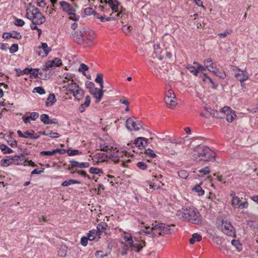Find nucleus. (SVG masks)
Here are the masks:
<instances>
[{
  "label": "nucleus",
  "instance_id": "nucleus-23",
  "mask_svg": "<svg viewBox=\"0 0 258 258\" xmlns=\"http://www.w3.org/2000/svg\"><path fill=\"white\" fill-rule=\"evenodd\" d=\"M108 227V225L105 222H100L97 226V231L98 233V237L100 238V235L102 233L104 232Z\"/></svg>",
  "mask_w": 258,
  "mask_h": 258
},
{
  "label": "nucleus",
  "instance_id": "nucleus-3",
  "mask_svg": "<svg viewBox=\"0 0 258 258\" xmlns=\"http://www.w3.org/2000/svg\"><path fill=\"white\" fill-rule=\"evenodd\" d=\"M26 17L35 25H41L45 21V18L39 9L33 6L26 10Z\"/></svg>",
  "mask_w": 258,
  "mask_h": 258
},
{
  "label": "nucleus",
  "instance_id": "nucleus-1",
  "mask_svg": "<svg viewBox=\"0 0 258 258\" xmlns=\"http://www.w3.org/2000/svg\"><path fill=\"white\" fill-rule=\"evenodd\" d=\"M216 153L209 147L199 145L195 148L192 153V158L197 161H212L215 160Z\"/></svg>",
  "mask_w": 258,
  "mask_h": 258
},
{
  "label": "nucleus",
  "instance_id": "nucleus-57",
  "mask_svg": "<svg viewBox=\"0 0 258 258\" xmlns=\"http://www.w3.org/2000/svg\"><path fill=\"white\" fill-rule=\"evenodd\" d=\"M132 29V27L131 26L124 25L122 27V30L126 35H128Z\"/></svg>",
  "mask_w": 258,
  "mask_h": 258
},
{
  "label": "nucleus",
  "instance_id": "nucleus-55",
  "mask_svg": "<svg viewBox=\"0 0 258 258\" xmlns=\"http://www.w3.org/2000/svg\"><path fill=\"white\" fill-rule=\"evenodd\" d=\"M194 64L196 65L197 70H198V73L199 72H203L206 70L205 66L204 67L203 66L200 64L198 62L194 61Z\"/></svg>",
  "mask_w": 258,
  "mask_h": 258
},
{
  "label": "nucleus",
  "instance_id": "nucleus-47",
  "mask_svg": "<svg viewBox=\"0 0 258 258\" xmlns=\"http://www.w3.org/2000/svg\"><path fill=\"white\" fill-rule=\"evenodd\" d=\"M89 172L93 174H99L102 173L101 169L96 167H91Z\"/></svg>",
  "mask_w": 258,
  "mask_h": 258
},
{
  "label": "nucleus",
  "instance_id": "nucleus-62",
  "mask_svg": "<svg viewBox=\"0 0 258 258\" xmlns=\"http://www.w3.org/2000/svg\"><path fill=\"white\" fill-rule=\"evenodd\" d=\"M199 172L204 174H208L210 172V170L208 166H206L199 170Z\"/></svg>",
  "mask_w": 258,
  "mask_h": 258
},
{
  "label": "nucleus",
  "instance_id": "nucleus-52",
  "mask_svg": "<svg viewBox=\"0 0 258 258\" xmlns=\"http://www.w3.org/2000/svg\"><path fill=\"white\" fill-rule=\"evenodd\" d=\"M34 92H36L40 95H42L45 93V90L41 87H35L33 90Z\"/></svg>",
  "mask_w": 258,
  "mask_h": 258
},
{
  "label": "nucleus",
  "instance_id": "nucleus-33",
  "mask_svg": "<svg viewBox=\"0 0 258 258\" xmlns=\"http://www.w3.org/2000/svg\"><path fill=\"white\" fill-rule=\"evenodd\" d=\"M186 68L195 76H197L198 75V70H197V67L193 66L191 64H188L186 65Z\"/></svg>",
  "mask_w": 258,
  "mask_h": 258
},
{
  "label": "nucleus",
  "instance_id": "nucleus-24",
  "mask_svg": "<svg viewBox=\"0 0 258 258\" xmlns=\"http://www.w3.org/2000/svg\"><path fill=\"white\" fill-rule=\"evenodd\" d=\"M84 95V91L80 87L73 93V96L78 100L82 99Z\"/></svg>",
  "mask_w": 258,
  "mask_h": 258
},
{
  "label": "nucleus",
  "instance_id": "nucleus-28",
  "mask_svg": "<svg viewBox=\"0 0 258 258\" xmlns=\"http://www.w3.org/2000/svg\"><path fill=\"white\" fill-rule=\"evenodd\" d=\"M204 63L205 67L207 68L209 71L211 72L214 71V68L213 66V61L211 59L208 58L205 60Z\"/></svg>",
  "mask_w": 258,
  "mask_h": 258
},
{
  "label": "nucleus",
  "instance_id": "nucleus-58",
  "mask_svg": "<svg viewBox=\"0 0 258 258\" xmlns=\"http://www.w3.org/2000/svg\"><path fill=\"white\" fill-rule=\"evenodd\" d=\"M84 13L86 15H93L94 13H95V11L93 9V8L88 7L85 9Z\"/></svg>",
  "mask_w": 258,
  "mask_h": 258
},
{
  "label": "nucleus",
  "instance_id": "nucleus-43",
  "mask_svg": "<svg viewBox=\"0 0 258 258\" xmlns=\"http://www.w3.org/2000/svg\"><path fill=\"white\" fill-rule=\"evenodd\" d=\"M178 176L183 179H186L188 176V173L184 170H180L178 172Z\"/></svg>",
  "mask_w": 258,
  "mask_h": 258
},
{
  "label": "nucleus",
  "instance_id": "nucleus-53",
  "mask_svg": "<svg viewBox=\"0 0 258 258\" xmlns=\"http://www.w3.org/2000/svg\"><path fill=\"white\" fill-rule=\"evenodd\" d=\"M67 253V248L64 246L61 247L58 251V255L61 257H64Z\"/></svg>",
  "mask_w": 258,
  "mask_h": 258
},
{
  "label": "nucleus",
  "instance_id": "nucleus-49",
  "mask_svg": "<svg viewBox=\"0 0 258 258\" xmlns=\"http://www.w3.org/2000/svg\"><path fill=\"white\" fill-rule=\"evenodd\" d=\"M14 24L17 26L21 27L24 25L25 22L22 19L15 18Z\"/></svg>",
  "mask_w": 258,
  "mask_h": 258
},
{
  "label": "nucleus",
  "instance_id": "nucleus-29",
  "mask_svg": "<svg viewBox=\"0 0 258 258\" xmlns=\"http://www.w3.org/2000/svg\"><path fill=\"white\" fill-rule=\"evenodd\" d=\"M201 239V235L197 233H195L192 234V237L189 239V243L190 244H194L196 241H200Z\"/></svg>",
  "mask_w": 258,
  "mask_h": 258
},
{
  "label": "nucleus",
  "instance_id": "nucleus-22",
  "mask_svg": "<svg viewBox=\"0 0 258 258\" xmlns=\"http://www.w3.org/2000/svg\"><path fill=\"white\" fill-rule=\"evenodd\" d=\"M172 232V230L170 228V226L169 225L165 223H162V229L161 232H159L157 233V236H160L163 234H170Z\"/></svg>",
  "mask_w": 258,
  "mask_h": 258
},
{
  "label": "nucleus",
  "instance_id": "nucleus-39",
  "mask_svg": "<svg viewBox=\"0 0 258 258\" xmlns=\"http://www.w3.org/2000/svg\"><path fill=\"white\" fill-rule=\"evenodd\" d=\"M145 154L146 155V157H148L150 158H154L156 157V154L153 152L152 150L151 149H147L145 150Z\"/></svg>",
  "mask_w": 258,
  "mask_h": 258
},
{
  "label": "nucleus",
  "instance_id": "nucleus-45",
  "mask_svg": "<svg viewBox=\"0 0 258 258\" xmlns=\"http://www.w3.org/2000/svg\"><path fill=\"white\" fill-rule=\"evenodd\" d=\"M67 153L68 154L69 156H75L81 153L79 150L77 149H68L67 151Z\"/></svg>",
  "mask_w": 258,
  "mask_h": 258
},
{
  "label": "nucleus",
  "instance_id": "nucleus-36",
  "mask_svg": "<svg viewBox=\"0 0 258 258\" xmlns=\"http://www.w3.org/2000/svg\"><path fill=\"white\" fill-rule=\"evenodd\" d=\"M214 73L216 76L218 77L219 78L221 79H224L226 77V74L224 71H220L218 70H214V71L212 72Z\"/></svg>",
  "mask_w": 258,
  "mask_h": 258
},
{
  "label": "nucleus",
  "instance_id": "nucleus-32",
  "mask_svg": "<svg viewBox=\"0 0 258 258\" xmlns=\"http://www.w3.org/2000/svg\"><path fill=\"white\" fill-rule=\"evenodd\" d=\"M95 81L99 84L100 88H104L103 75L101 74H97Z\"/></svg>",
  "mask_w": 258,
  "mask_h": 258
},
{
  "label": "nucleus",
  "instance_id": "nucleus-5",
  "mask_svg": "<svg viewBox=\"0 0 258 258\" xmlns=\"http://www.w3.org/2000/svg\"><path fill=\"white\" fill-rule=\"evenodd\" d=\"M218 228L224 234L229 236H234L235 235V229L232 225L230 222L227 220H222L221 225H218Z\"/></svg>",
  "mask_w": 258,
  "mask_h": 258
},
{
  "label": "nucleus",
  "instance_id": "nucleus-10",
  "mask_svg": "<svg viewBox=\"0 0 258 258\" xmlns=\"http://www.w3.org/2000/svg\"><path fill=\"white\" fill-rule=\"evenodd\" d=\"M61 65V60L58 58H55L52 60H48L43 66L42 70L44 71L49 70L54 67H59Z\"/></svg>",
  "mask_w": 258,
  "mask_h": 258
},
{
  "label": "nucleus",
  "instance_id": "nucleus-31",
  "mask_svg": "<svg viewBox=\"0 0 258 258\" xmlns=\"http://www.w3.org/2000/svg\"><path fill=\"white\" fill-rule=\"evenodd\" d=\"M15 71L17 72V76L19 77L24 74H28L31 72V69H30L29 68H26L23 71H21L19 69H15Z\"/></svg>",
  "mask_w": 258,
  "mask_h": 258
},
{
  "label": "nucleus",
  "instance_id": "nucleus-2",
  "mask_svg": "<svg viewBox=\"0 0 258 258\" xmlns=\"http://www.w3.org/2000/svg\"><path fill=\"white\" fill-rule=\"evenodd\" d=\"M176 215L179 219L190 222L195 224H199L202 222V216L197 209L186 208L182 209V211L177 212Z\"/></svg>",
  "mask_w": 258,
  "mask_h": 258
},
{
  "label": "nucleus",
  "instance_id": "nucleus-48",
  "mask_svg": "<svg viewBox=\"0 0 258 258\" xmlns=\"http://www.w3.org/2000/svg\"><path fill=\"white\" fill-rule=\"evenodd\" d=\"M162 223H160L159 224H157V225H155L153 226L151 228L153 232H156L157 234L159 232H161V229H162Z\"/></svg>",
  "mask_w": 258,
  "mask_h": 258
},
{
  "label": "nucleus",
  "instance_id": "nucleus-40",
  "mask_svg": "<svg viewBox=\"0 0 258 258\" xmlns=\"http://www.w3.org/2000/svg\"><path fill=\"white\" fill-rule=\"evenodd\" d=\"M122 246L120 250V252L121 255H125L127 254L128 250H130V246L121 243Z\"/></svg>",
  "mask_w": 258,
  "mask_h": 258
},
{
  "label": "nucleus",
  "instance_id": "nucleus-35",
  "mask_svg": "<svg viewBox=\"0 0 258 258\" xmlns=\"http://www.w3.org/2000/svg\"><path fill=\"white\" fill-rule=\"evenodd\" d=\"M231 244L234 246L238 251H240L242 249V244L238 240H232L231 241Z\"/></svg>",
  "mask_w": 258,
  "mask_h": 258
},
{
  "label": "nucleus",
  "instance_id": "nucleus-61",
  "mask_svg": "<svg viewBox=\"0 0 258 258\" xmlns=\"http://www.w3.org/2000/svg\"><path fill=\"white\" fill-rule=\"evenodd\" d=\"M59 134L57 133H54L52 131H48V136L51 138H57L59 137Z\"/></svg>",
  "mask_w": 258,
  "mask_h": 258
},
{
  "label": "nucleus",
  "instance_id": "nucleus-18",
  "mask_svg": "<svg viewBox=\"0 0 258 258\" xmlns=\"http://www.w3.org/2000/svg\"><path fill=\"white\" fill-rule=\"evenodd\" d=\"M3 38L5 39H8L10 38H13L18 40L21 39L22 35L20 33L17 31H14L13 33L9 32H5L3 34Z\"/></svg>",
  "mask_w": 258,
  "mask_h": 258
},
{
  "label": "nucleus",
  "instance_id": "nucleus-16",
  "mask_svg": "<svg viewBox=\"0 0 258 258\" xmlns=\"http://www.w3.org/2000/svg\"><path fill=\"white\" fill-rule=\"evenodd\" d=\"M60 5L62 10L69 15H72L75 12L71 5L66 1H61L60 3Z\"/></svg>",
  "mask_w": 258,
  "mask_h": 258
},
{
  "label": "nucleus",
  "instance_id": "nucleus-17",
  "mask_svg": "<svg viewBox=\"0 0 258 258\" xmlns=\"http://www.w3.org/2000/svg\"><path fill=\"white\" fill-rule=\"evenodd\" d=\"M82 29L80 31H76L73 33L71 35V38L76 43L81 45L83 42L82 39Z\"/></svg>",
  "mask_w": 258,
  "mask_h": 258
},
{
  "label": "nucleus",
  "instance_id": "nucleus-54",
  "mask_svg": "<svg viewBox=\"0 0 258 258\" xmlns=\"http://www.w3.org/2000/svg\"><path fill=\"white\" fill-rule=\"evenodd\" d=\"M89 67L85 63H81L78 71L79 72H83V74L85 75V71L88 70Z\"/></svg>",
  "mask_w": 258,
  "mask_h": 258
},
{
  "label": "nucleus",
  "instance_id": "nucleus-11",
  "mask_svg": "<svg viewBox=\"0 0 258 258\" xmlns=\"http://www.w3.org/2000/svg\"><path fill=\"white\" fill-rule=\"evenodd\" d=\"M222 110V112L224 113L226 115V120L228 122H231L236 117L235 112L228 106L224 107Z\"/></svg>",
  "mask_w": 258,
  "mask_h": 258
},
{
  "label": "nucleus",
  "instance_id": "nucleus-50",
  "mask_svg": "<svg viewBox=\"0 0 258 258\" xmlns=\"http://www.w3.org/2000/svg\"><path fill=\"white\" fill-rule=\"evenodd\" d=\"M12 163V159H4L1 161V165L4 167H7Z\"/></svg>",
  "mask_w": 258,
  "mask_h": 258
},
{
  "label": "nucleus",
  "instance_id": "nucleus-4",
  "mask_svg": "<svg viewBox=\"0 0 258 258\" xmlns=\"http://www.w3.org/2000/svg\"><path fill=\"white\" fill-rule=\"evenodd\" d=\"M96 37L94 31L91 30L82 29V39L83 42L81 45L85 47L90 46L93 44V40Z\"/></svg>",
  "mask_w": 258,
  "mask_h": 258
},
{
  "label": "nucleus",
  "instance_id": "nucleus-41",
  "mask_svg": "<svg viewBox=\"0 0 258 258\" xmlns=\"http://www.w3.org/2000/svg\"><path fill=\"white\" fill-rule=\"evenodd\" d=\"M30 69H31V71L29 74H30L31 76H33L34 78H37L38 77V74H40L41 75L42 74V73L39 72V69L38 68H36V69L30 68Z\"/></svg>",
  "mask_w": 258,
  "mask_h": 258
},
{
  "label": "nucleus",
  "instance_id": "nucleus-44",
  "mask_svg": "<svg viewBox=\"0 0 258 258\" xmlns=\"http://www.w3.org/2000/svg\"><path fill=\"white\" fill-rule=\"evenodd\" d=\"M40 120L44 124H48L49 117L48 114H42L40 115Z\"/></svg>",
  "mask_w": 258,
  "mask_h": 258
},
{
  "label": "nucleus",
  "instance_id": "nucleus-38",
  "mask_svg": "<svg viewBox=\"0 0 258 258\" xmlns=\"http://www.w3.org/2000/svg\"><path fill=\"white\" fill-rule=\"evenodd\" d=\"M140 233L141 234L144 233L145 235H149V236L151 237H154L155 236H157L158 235L157 234L156 232H153L151 229L150 230H142L141 231Z\"/></svg>",
  "mask_w": 258,
  "mask_h": 258
},
{
  "label": "nucleus",
  "instance_id": "nucleus-19",
  "mask_svg": "<svg viewBox=\"0 0 258 258\" xmlns=\"http://www.w3.org/2000/svg\"><path fill=\"white\" fill-rule=\"evenodd\" d=\"M25 155L21 154L20 155H16L12 157V160L16 165H22L25 163Z\"/></svg>",
  "mask_w": 258,
  "mask_h": 258
},
{
  "label": "nucleus",
  "instance_id": "nucleus-42",
  "mask_svg": "<svg viewBox=\"0 0 258 258\" xmlns=\"http://www.w3.org/2000/svg\"><path fill=\"white\" fill-rule=\"evenodd\" d=\"M168 141L173 144L172 147H174V146H176L177 144H182V143L183 142V139H180L179 140V141L178 142L176 139L171 138V139H168ZM170 146L171 147V145H170Z\"/></svg>",
  "mask_w": 258,
  "mask_h": 258
},
{
  "label": "nucleus",
  "instance_id": "nucleus-15",
  "mask_svg": "<svg viewBox=\"0 0 258 258\" xmlns=\"http://www.w3.org/2000/svg\"><path fill=\"white\" fill-rule=\"evenodd\" d=\"M232 204L235 208L238 207L241 209L246 208L248 206V203L246 202H242L237 197L233 198Z\"/></svg>",
  "mask_w": 258,
  "mask_h": 258
},
{
  "label": "nucleus",
  "instance_id": "nucleus-59",
  "mask_svg": "<svg viewBox=\"0 0 258 258\" xmlns=\"http://www.w3.org/2000/svg\"><path fill=\"white\" fill-rule=\"evenodd\" d=\"M100 150L102 151H107L110 150V146L106 144H101L99 146Z\"/></svg>",
  "mask_w": 258,
  "mask_h": 258
},
{
  "label": "nucleus",
  "instance_id": "nucleus-12",
  "mask_svg": "<svg viewBox=\"0 0 258 258\" xmlns=\"http://www.w3.org/2000/svg\"><path fill=\"white\" fill-rule=\"evenodd\" d=\"M70 164L71 165V167H69V170H70L72 173H74V168H88L90 166V163L89 162H81L80 163L78 161L75 160L70 161Z\"/></svg>",
  "mask_w": 258,
  "mask_h": 258
},
{
  "label": "nucleus",
  "instance_id": "nucleus-51",
  "mask_svg": "<svg viewBox=\"0 0 258 258\" xmlns=\"http://www.w3.org/2000/svg\"><path fill=\"white\" fill-rule=\"evenodd\" d=\"M192 191L199 194H204L205 191L202 189L200 185H197L192 188Z\"/></svg>",
  "mask_w": 258,
  "mask_h": 258
},
{
  "label": "nucleus",
  "instance_id": "nucleus-20",
  "mask_svg": "<svg viewBox=\"0 0 258 258\" xmlns=\"http://www.w3.org/2000/svg\"><path fill=\"white\" fill-rule=\"evenodd\" d=\"M164 101L167 105L168 107L170 109H173L177 105L176 97L174 98H169L168 96H165Z\"/></svg>",
  "mask_w": 258,
  "mask_h": 258
},
{
  "label": "nucleus",
  "instance_id": "nucleus-14",
  "mask_svg": "<svg viewBox=\"0 0 258 258\" xmlns=\"http://www.w3.org/2000/svg\"><path fill=\"white\" fill-rule=\"evenodd\" d=\"M238 70L239 72L235 74V77L238 81L243 83L248 79V73L246 71H242L240 69Z\"/></svg>",
  "mask_w": 258,
  "mask_h": 258
},
{
  "label": "nucleus",
  "instance_id": "nucleus-21",
  "mask_svg": "<svg viewBox=\"0 0 258 258\" xmlns=\"http://www.w3.org/2000/svg\"><path fill=\"white\" fill-rule=\"evenodd\" d=\"M93 159L97 162H105L107 160V155L105 153H98L94 155Z\"/></svg>",
  "mask_w": 258,
  "mask_h": 258
},
{
  "label": "nucleus",
  "instance_id": "nucleus-27",
  "mask_svg": "<svg viewBox=\"0 0 258 258\" xmlns=\"http://www.w3.org/2000/svg\"><path fill=\"white\" fill-rule=\"evenodd\" d=\"M79 88V86L78 84L75 83H71L68 84L66 87V89L68 91L73 93Z\"/></svg>",
  "mask_w": 258,
  "mask_h": 258
},
{
  "label": "nucleus",
  "instance_id": "nucleus-30",
  "mask_svg": "<svg viewBox=\"0 0 258 258\" xmlns=\"http://www.w3.org/2000/svg\"><path fill=\"white\" fill-rule=\"evenodd\" d=\"M97 235L98 236V233L97 230L92 229L89 231L87 237L89 238V240L92 241L95 239Z\"/></svg>",
  "mask_w": 258,
  "mask_h": 258
},
{
  "label": "nucleus",
  "instance_id": "nucleus-13",
  "mask_svg": "<svg viewBox=\"0 0 258 258\" xmlns=\"http://www.w3.org/2000/svg\"><path fill=\"white\" fill-rule=\"evenodd\" d=\"M134 144L139 149H142L148 145V140L144 137H138L134 142Z\"/></svg>",
  "mask_w": 258,
  "mask_h": 258
},
{
  "label": "nucleus",
  "instance_id": "nucleus-37",
  "mask_svg": "<svg viewBox=\"0 0 258 258\" xmlns=\"http://www.w3.org/2000/svg\"><path fill=\"white\" fill-rule=\"evenodd\" d=\"M76 183L79 184V183H80V182L79 181L74 180V179H69L68 180H66V181H63L61 183V185L63 186H67L71 184H76Z\"/></svg>",
  "mask_w": 258,
  "mask_h": 258
},
{
  "label": "nucleus",
  "instance_id": "nucleus-25",
  "mask_svg": "<svg viewBox=\"0 0 258 258\" xmlns=\"http://www.w3.org/2000/svg\"><path fill=\"white\" fill-rule=\"evenodd\" d=\"M55 102H56V99L54 94H50L45 102V104L47 106H50L52 105Z\"/></svg>",
  "mask_w": 258,
  "mask_h": 258
},
{
  "label": "nucleus",
  "instance_id": "nucleus-7",
  "mask_svg": "<svg viewBox=\"0 0 258 258\" xmlns=\"http://www.w3.org/2000/svg\"><path fill=\"white\" fill-rule=\"evenodd\" d=\"M126 152H123V151H117L116 152H114V153H113V157L111 159V160L114 161L115 163H117L119 162H121V165L122 166L125 167V161L127 162H130L131 160L130 159H127L125 160L124 159V156H126Z\"/></svg>",
  "mask_w": 258,
  "mask_h": 258
},
{
  "label": "nucleus",
  "instance_id": "nucleus-26",
  "mask_svg": "<svg viewBox=\"0 0 258 258\" xmlns=\"http://www.w3.org/2000/svg\"><path fill=\"white\" fill-rule=\"evenodd\" d=\"M91 92L92 93L91 94L93 95V97L96 99L95 103H98L102 98L104 91L98 92L96 93L92 92V91Z\"/></svg>",
  "mask_w": 258,
  "mask_h": 258
},
{
  "label": "nucleus",
  "instance_id": "nucleus-64",
  "mask_svg": "<svg viewBox=\"0 0 258 258\" xmlns=\"http://www.w3.org/2000/svg\"><path fill=\"white\" fill-rule=\"evenodd\" d=\"M85 86L87 88L89 89V91L92 90V89L95 87V84L94 83L92 82L87 81L85 84Z\"/></svg>",
  "mask_w": 258,
  "mask_h": 258
},
{
  "label": "nucleus",
  "instance_id": "nucleus-63",
  "mask_svg": "<svg viewBox=\"0 0 258 258\" xmlns=\"http://www.w3.org/2000/svg\"><path fill=\"white\" fill-rule=\"evenodd\" d=\"M39 117V113L36 112H31L30 114V115L29 116V117L30 118L31 120H35L37 118Z\"/></svg>",
  "mask_w": 258,
  "mask_h": 258
},
{
  "label": "nucleus",
  "instance_id": "nucleus-9",
  "mask_svg": "<svg viewBox=\"0 0 258 258\" xmlns=\"http://www.w3.org/2000/svg\"><path fill=\"white\" fill-rule=\"evenodd\" d=\"M145 241L142 240L140 241L138 240L135 239V240H132L128 244L130 245L131 250L139 252L145 246Z\"/></svg>",
  "mask_w": 258,
  "mask_h": 258
},
{
  "label": "nucleus",
  "instance_id": "nucleus-56",
  "mask_svg": "<svg viewBox=\"0 0 258 258\" xmlns=\"http://www.w3.org/2000/svg\"><path fill=\"white\" fill-rule=\"evenodd\" d=\"M19 46L17 44H13L9 49L10 52L13 53L18 50Z\"/></svg>",
  "mask_w": 258,
  "mask_h": 258
},
{
  "label": "nucleus",
  "instance_id": "nucleus-34",
  "mask_svg": "<svg viewBox=\"0 0 258 258\" xmlns=\"http://www.w3.org/2000/svg\"><path fill=\"white\" fill-rule=\"evenodd\" d=\"M0 149L4 154H10L13 152L12 149L5 144L1 145Z\"/></svg>",
  "mask_w": 258,
  "mask_h": 258
},
{
  "label": "nucleus",
  "instance_id": "nucleus-60",
  "mask_svg": "<svg viewBox=\"0 0 258 258\" xmlns=\"http://www.w3.org/2000/svg\"><path fill=\"white\" fill-rule=\"evenodd\" d=\"M55 151L54 150H53L52 151H42L40 152V154L41 155H46V156H52L54 155Z\"/></svg>",
  "mask_w": 258,
  "mask_h": 258
},
{
  "label": "nucleus",
  "instance_id": "nucleus-6",
  "mask_svg": "<svg viewBox=\"0 0 258 258\" xmlns=\"http://www.w3.org/2000/svg\"><path fill=\"white\" fill-rule=\"evenodd\" d=\"M51 51V48L48 47L46 43L41 42V45L37 47L35 52L38 56L43 57L47 56Z\"/></svg>",
  "mask_w": 258,
  "mask_h": 258
},
{
  "label": "nucleus",
  "instance_id": "nucleus-46",
  "mask_svg": "<svg viewBox=\"0 0 258 258\" xmlns=\"http://www.w3.org/2000/svg\"><path fill=\"white\" fill-rule=\"evenodd\" d=\"M136 165L138 168L142 170L147 169L148 167V165L146 163L143 161L138 162Z\"/></svg>",
  "mask_w": 258,
  "mask_h": 258
},
{
  "label": "nucleus",
  "instance_id": "nucleus-8",
  "mask_svg": "<svg viewBox=\"0 0 258 258\" xmlns=\"http://www.w3.org/2000/svg\"><path fill=\"white\" fill-rule=\"evenodd\" d=\"M126 127L130 131L132 130L139 131L142 127V125L139 121H136L132 118L130 117L126 120Z\"/></svg>",
  "mask_w": 258,
  "mask_h": 258
}]
</instances>
